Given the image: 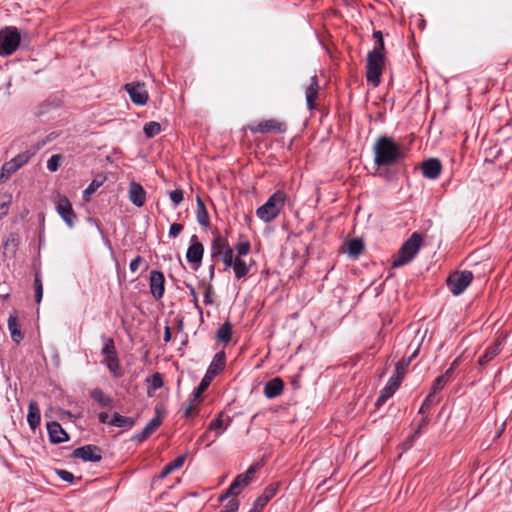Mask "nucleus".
<instances>
[{
    "mask_svg": "<svg viewBox=\"0 0 512 512\" xmlns=\"http://www.w3.org/2000/svg\"><path fill=\"white\" fill-rule=\"evenodd\" d=\"M374 165L378 168V176L388 181L394 179V174L388 168L400 164L405 159L403 146L393 137L380 135L373 145Z\"/></svg>",
    "mask_w": 512,
    "mask_h": 512,
    "instance_id": "1",
    "label": "nucleus"
},
{
    "mask_svg": "<svg viewBox=\"0 0 512 512\" xmlns=\"http://www.w3.org/2000/svg\"><path fill=\"white\" fill-rule=\"evenodd\" d=\"M416 354L417 351H415L410 357L402 358L396 363L394 374L390 377L385 387L380 391V395L375 402L376 407L383 405L397 391L404 378L406 369Z\"/></svg>",
    "mask_w": 512,
    "mask_h": 512,
    "instance_id": "2",
    "label": "nucleus"
},
{
    "mask_svg": "<svg viewBox=\"0 0 512 512\" xmlns=\"http://www.w3.org/2000/svg\"><path fill=\"white\" fill-rule=\"evenodd\" d=\"M288 196L284 190H277L268 200L256 210L257 217L265 223L273 221L279 216Z\"/></svg>",
    "mask_w": 512,
    "mask_h": 512,
    "instance_id": "3",
    "label": "nucleus"
},
{
    "mask_svg": "<svg viewBox=\"0 0 512 512\" xmlns=\"http://www.w3.org/2000/svg\"><path fill=\"white\" fill-rule=\"evenodd\" d=\"M423 236L418 232L412 235L402 244L392 262V267H402L411 262L420 250Z\"/></svg>",
    "mask_w": 512,
    "mask_h": 512,
    "instance_id": "4",
    "label": "nucleus"
},
{
    "mask_svg": "<svg viewBox=\"0 0 512 512\" xmlns=\"http://www.w3.org/2000/svg\"><path fill=\"white\" fill-rule=\"evenodd\" d=\"M386 55L376 51H369L366 59V79L374 87L381 83V75L385 67Z\"/></svg>",
    "mask_w": 512,
    "mask_h": 512,
    "instance_id": "5",
    "label": "nucleus"
},
{
    "mask_svg": "<svg viewBox=\"0 0 512 512\" xmlns=\"http://www.w3.org/2000/svg\"><path fill=\"white\" fill-rule=\"evenodd\" d=\"M21 36L14 26H6L0 30V56H10L19 47Z\"/></svg>",
    "mask_w": 512,
    "mask_h": 512,
    "instance_id": "6",
    "label": "nucleus"
},
{
    "mask_svg": "<svg viewBox=\"0 0 512 512\" xmlns=\"http://www.w3.org/2000/svg\"><path fill=\"white\" fill-rule=\"evenodd\" d=\"M473 279L474 275L469 270L454 271L447 277L446 284L451 293L458 296L466 290Z\"/></svg>",
    "mask_w": 512,
    "mask_h": 512,
    "instance_id": "7",
    "label": "nucleus"
},
{
    "mask_svg": "<svg viewBox=\"0 0 512 512\" xmlns=\"http://www.w3.org/2000/svg\"><path fill=\"white\" fill-rule=\"evenodd\" d=\"M234 249L229 245L228 239L222 235H216L212 239L210 257L216 262L219 259L225 264L226 255L232 257Z\"/></svg>",
    "mask_w": 512,
    "mask_h": 512,
    "instance_id": "8",
    "label": "nucleus"
},
{
    "mask_svg": "<svg viewBox=\"0 0 512 512\" xmlns=\"http://www.w3.org/2000/svg\"><path fill=\"white\" fill-rule=\"evenodd\" d=\"M245 129H248L253 133L265 134L271 131H275L282 134L287 131V124L276 119H266L257 123L249 124L245 127Z\"/></svg>",
    "mask_w": 512,
    "mask_h": 512,
    "instance_id": "9",
    "label": "nucleus"
},
{
    "mask_svg": "<svg viewBox=\"0 0 512 512\" xmlns=\"http://www.w3.org/2000/svg\"><path fill=\"white\" fill-rule=\"evenodd\" d=\"M203 255L204 245L199 241L197 235H192L186 252V259L195 271L201 266Z\"/></svg>",
    "mask_w": 512,
    "mask_h": 512,
    "instance_id": "10",
    "label": "nucleus"
},
{
    "mask_svg": "<svg viewBox=\"0 0 512 512\" xmlns=\"http://www.w3.org/2000/svg\"><path fill=\"white\" fill-rule=\"evenodd\" d=\"M125 91L128 93L131 101L136 105H146L149 100V94L144 82H131L124 86Z\"/></svg>",
    "mask_w": 512,
    "mask_h": 512,
    "instance_id": "11",
    "label": "nucleus"
},
{
    "mask_svg": "<svg viewBox=\"0 0 512 512\" xmlns=\"http://www.w3.org/2000/svg\"><path fill=\"white\" fill-rule=\"evenodd\" d=\"M71 457L81 459L84 462L97 463L102 460V450L96 445L87 444L74 449Z\"/></svg>",
    "mask_w": 512,
    "mask_h": 512,
    "instance_id": "12",
    "label": "nucleus"
},
{
    "mask_svg": "<svg viewBox=\"0 0 512 512\" xmlns=\"http://www.w3.org/2000/svg\"><path fill=\"white\" fill-rule=\"evenodd\" d=\"M56 211L69 228L74 227L77 215L73 210L70 200L66 196H59Z\"/></svg>",
    "mask_w": 512,
    "mask_h": 512,
    "instance_id": "13",
    "label": "nucleus"
},
{
    "mask_svg": "<svg viewBox=\"0 0 512 512\" xmlns=\"http://www.w3.org/2000/svg\"><path fill=\"white\" fill-rule=\"evenodd\" d=\"M150 293L155 300H161L165 293V277L163 272L152 270L149 276Z\"/></svg>",
    "mask_w": 512,
    "mask_h": 512,
    "instance_id": "14",
    "label": "nucleus"
},
{
    "mask_svg": "<svg viewBox=\"0 0 512 512\" xmlns=\"http://www.w3.org/2000/svg\"><path fill=\"white\" fill-rule=\"evenodd\" d=\"M225 267L232 268L235 278L240 280L245 278L250 272V265H248L241 257H232L226 255Z\"/></svg>",
    "mask_w": 512,
    "mask_h": 512,
    "instance_id": "15",
    "label": "nucleus"
},
{
    "mask_svg": "<svg viewBox=\"0 0 512 512\" xmlns=\"http://www.w3.org/2000/svg\"><path fill=\"white\" fill-rule=\"evenodd\" d=\"M280 486L281 483L279 481L272 482L266 486L261 495H259L253 502L256 508H259L261 511H263L265 506L276 496Z\"/></svg>",
    "mask_w": 512,
    "mask_h": 512,
    "instance_id": "16",
    "label": "nucleus"
},
{
    "mask_svg": "<svg viewBox=\"0 0 512 512\" xmlns=\"http://www.w3.org/2000/svg\"><path fill=\"white\" fill-rule=\"evenodd\" d=\"M504 341L505 337L498 336L493 343L485 349L483 355L479 357L478 364L485 366L492 361L502 351Z\"/></svg>",
    "mask_w": 512,
    "mask_h": 512,
    "instance_id": "17",
    "label": "nucleus"
},
{
    "mask_svg": "<svg viewBox=\"0 0 512 512\" xmlns=\"http://www.w3.org/2000/svg\"><path fill=\"white\" fill-rule=\"evenodd\" d=\"M47 432L49 440L52 444H60L63 442H67L70 439L68 433L57 421H51L47 423Z\"/></svg>",
    "mask_w": 512,
    "mask_h": 512,
    "instance_id": "18",
    "label": "nucleus"
},
{
    "mask_svg": "<svg viewBox=\"0 0 512 512\" xmlns=\"http://www.w3.org/2000/svg\"><path fill=\"white\" fill-rule=\"evenodd\" d=\"M422 175L428 179H437L442 171V164L438 158H429L421 163Z\"/></svg>",
    "mask_w": 512,
    "mask_h": 512,
    "instance_id": "19",
    "label": "nucleus"
},
{
    "mask_svg": "<svg viewBox=\"0 0 512 512\" xmlns=\"http://www.w3.org/2000/svg\"><path fill=\"white\" fill-rule=\"evenodd\" d=\"M319 95V81L316 74L310 78V83L305 89L307 108L311 111L316 108V101Z\"/></svg>",
    "mask_w": 512,
    "mask_h": 512,
    "instance_id": "20",
    "label": "nucleus"
},
{
    "mask_svg": "<svg viewBox=\"0 0 512 512\" xmlns=\"http://www.w3.org/2000/svg\"><path fill=\"white\" fill-rule=\"evenodd\" d=\"M226 366V354L224 351L217 352L210 365L207 368V371L205 375L210 377L211 379H214L216 376H218L225 368Z\"/></svg>",
    "mask_w": 512,
    "mask_h": 512,
    "instance_id": "21",
    "label": "nucleus"
},
{
    "mask_svg": "<svg viewBox=\"0 0 512 512\" xmlns=\"http://www.w3.org/2000/svg\"><path fill=\"white\" fill-rule=\"evenodd\" d=\"M129 199L137 207H142L146 201V191L143 186L135 181L129 185Z\"/></svg>",
    "mask_w": 512,
    "mask_h": 512,
    "instance_id": "22",
    "label": "nucleus"
},
{
    "mask_svg": "<svg viewBox=\"0 0 512 512\" xmlns=\"http://www.w3.org/2000/svg\"><path fill=\"white\" fill-rule=\"evenodd\" d=\"M8 330L10 332L11 338L15 344H19L23 339V333L21 331V326L19 323L17 311L13 310L9 314L8 318Z\"/></svg>",
    "mask_w": 512,
    "mask_h": 512,
    "instance_id": "23",
    "label": "nucleus"
},
{
    "mask_svg": "<svg viewBox=\"0 0 512 512\" xmlns=\"http://www.w3.org/2000/svg\"><path fill=\"white\" fill-rule=\"evenodd\" d=\"M284 390V382L281 378L276 377L265 383L264 395L268 399H273L280 396Z\"/></svg>",
    "mask_w": 512,
    "mask_h": 512,
    "instance_id": "24",
    "label": "nucleus"
},
{
    "mask_svg": "<svg viewBox=\"0 0 512 512\" xmlns=\"http://www.w3.org/2000/svg\"><path fill=\"white\" fill-rule=\"evenodd\" d=\"M102 339L104 345L102 347L101 354L104 356L103 362L107 366L108 363H111L114 359L118 357V354L113 338L103 336Z\"/></svg>",
    "mask_w": 512,
    "mask_h": 512,
    "instance_id": "25",
    "label": "nucleus"
},
{
    "mask_svg": "<svg viewBox=\"0 0 512 512\" xmlns=\"http://www.w3.org/2000/svg\"><path fill=\"white\" fill-rule=\"evenodd\" d=\"M185 460H186L185 454L178 456L173 461H171L170 463L165 465L164 468L162 469V471L158 475H156L155 478L159 479V480L166 478L169 474H171L175 470L181 468L184 465Z\"/></svg>",
    "mask_w": 512,
    "mask_h": 512,
    "instance_id": "26",
    "label": "nucleus"
},
{
    "mask_svg": "<svg viewBox=\"0 0 512 512\" xmlns=\"http://www.w3.org/2000/svg\"><path fill=\"white\" fill-rule=\"evenodd\" d=\"M196 204H197V211H196L197 222L200 226H202L204 228H208L210 225V217H209L207 208L200 196L196 197Z\"/></svg>",
    "mask_w": 512,
    "mask_h": 512,
    "instance_id": "27",
    "label": "nucleus"
},
{
    "mask_svg": "<svg viewBox=\"0 0 512 512\" xmlns=\"http://www.w3.org/2000/svg\"><path fill=\"white\" fill-rule=\"evenodd\" d=\"M60 106H61V100L58 97H56V96L49 97V98L45 99L43 102L38 104V106L36 107L35 114L37 116H42V115L48 113L49 111H51L52 109L58 108Z\"/></svg>",
    "mask_w": 512,
    "mask_h": 512,
    "instance_id": "28",
    "label": "nucleus"
},
{
    "mask_svg": "<svg viewBox=\"0 0 512 512\" xmlns=\"http://www.w3.org/2000/svg\"><path fill=\"white\" fill-rule=\"evenodd\" d=\"M27 421L32 430H35L41 422V414L38 404L31 401L28 406Z\"/></svg>",
    "mask_w": 512,
    "mask_h": 512,
    "instance_id": "29",
    "label": "nucleus"
},
{
    "mask_svg": "<svg viewBox=\"0 0 512 512\" xmlns=\"http://www.w3.org/2000/svg\"><path fill=\"white\" fill-rule=\"evenodd\" d=\"M91 399L98 403L102 408L111 407L113 404V398L106 395L102 389L94 388L90 391Z\"/></svg>",
    "mask_w": 512,
    "mask_h": 512,
    "instance_id": "30",
    "label": "nucleus"
},
{
    "mask_svg": "<svg viewBox=\"0 0 512 512\" xmlns=\"http://www.w3.org/2000/svg\"><path fill=\"white\" fill-rule=\"evenodd\" d=\"M109 425L119 428H132L135 425V419L127 416H123L118 412H115L110 421Z\"/></svg>",
    "mask_w": 512,
    "mask_h": 512,
    "instance_id": "31",
    "label": "nucleus"
},
{
    "mask_svg": "<svg viewBox=\"0 0 512 512\" xmlns=\"http://www.w3.org/2000/svg\"><path fill=\"white\" fill-rule=\"evenodd\" d=\"M216 338L224 345H227L231 341L232 325L230 321L227 320L223 325L219 327L216 333Z\"/></svg>",
    "mask_w": 512,
    "mask_h": 512,
    "instance_id": "32",
    "label": "nucleus"
},
{
    "mask_svg": "<svg viewBox=\"0 0 512 512\" xmlns=\"http://www.w3.org/2000/svg\"><path fill=\"white\" fill-rule=\"evenodd\" d=\"M364 250V242L360 238H353L347 243V253L352 258H358Z\"/></svg>",
    "mask_w": 512,
    "mask_h": 512,
    "instance_id": "33",
    "label": "nucleus"
},
{
    "mask_svg": "<svg viewBox=\"0 0 512 512\" xmlns=\"http://www.w3.org/2000/svg\"><path fill=\"white\" fill-rule=\"evenodd\" d=\"M19 242V234L17 232H10L6 241L4 242L3 248L11 255H15L19 247Z\"/></svg>",
    "mask_w": 512,
    "mask_h": 512,
    "instance_id": "34",
    "label": "nucleus"
},
{
    "mask_svg": "<svg viewBox=\"0 0 512 512\" xmlns=\"http://www.w3.org/2000/svg\"><path fill=\"white\" fill-rule=\"evenodd\" d=\"M258 468L257 464H253L244 473L237 475L235 479L240 482L242 487L246 488L252 482Z\"/></svg>",
    "mask_w": 512,
    "mask_h": 512,
    "instance_id": "35",
    "label": "nucleus"
},
{
    "mask_svg": "<svg viewBox=\"0 0 512 512\" xmlns=\"http://www.w3.org/2000/svg\"><path fill=\"white\" fill-rule=\"evenodd\" d=\"M34 155V152L30 151H24L22 153L17 154L14 158L9 160L14 164V167L17 169V171L22 168L25 164L29 162L31 157Z\"/></svg>",
    "mask_w": 512,
    "mask_h": 512,
    "instance_id": "36",
    "label": "nucleus"
},
{
    "mask_svg": "<svg viewBox=\"0 0 512 512\" xmlns=\"http://www.w3.org/2000/svg\"><path fill=\"white\" fill-rule=\"evenodd\" d=\"M213 379L208 377L207 375H204V377L201 379L199 385L193 390L191 396L193 397V400H197L201 398L202 394L208 389Z\"/></svg>",
    "mask_w": 512,
    "mask_h": 512,
    "instance_id": "37",
    "label": "nucleus"
},
{
    "mask_svg": "<svg viewBox=\"0 0 512 512\" xmlns=\"http://www.w3.org/2000/svg\"><path fill=\"white\" fill-rule=\"evenodd\" d=\"M155 414H156L155 417L152 418L145 426V428H147L151 434H153L162 423V420H163L162 408L157 406L155 408Z\"/></svg>",
    "mask_w": 512,
    "mask_h": 512,
    "instance_id": "38",
    "label": "nucleus"
},
{
    "mask_svg": "<svg viewBox=\"0 0 512 512\" xmlns=\"http://www.w3.org/2000/svg\"><path fill=\"white\" fill-rule=\"evenodd\" d=\"M15 172L17 169L14 164L10 161L5 162L0 169V184L6 182Z\"/></svg>",
    "mask_w": 512,
    "mask_h": 512,
    "instance_id": "39",
    "label": "nucleus"
},
{
    "mask_svg": "<svg viewBox=\"0 0 512 512\" xmlns=\"http://www.w3.org/2000/svg\"><path fill=\"white\" fill-rule=\"evenodd\" d=\"M143 131L147 138H153L161 132V125L156 121H150L144 125Z\"/></svg>",
    "mask_w": 512,
    "mask_h": 512,
    "instance_id": "40",
    "label": "nucleus"
},
{
    "mask_svg": "<svg viewBox=\"0 0 512 512\" xmlns=\"http://www.w3.org/2000/svg\"><path fill=\"white\" fill-rule=\"evenodd\" d=\"M374 38V48L371 51H376L378 53H383L386 55L385 43L383 39V34L379 30L373 31Z\"/></svg>",
    "mask_w": 512,
    "mask_h": 512,
    "instance_id": "41",
    "label": "nucleus"
},
{
    "mask_svg": "<svg viewBox=\"0 0 512 512\" xmlns=\"http://www.w3.org/2000/svg\"><path fill=\"white\" fill-rule=\"evenodd\" d=\"M146 382L149 384L150 388H152L153 390L160 389L164 384L163 377L158 372L147 377Z\"/></svg>",
    "mask_w": 512,
    "mask_h": 512,
    "instance_id": "42",
    "label": "nucleus"
},
{
    "mask_svg": "<svg viewBox=\"0 0 512 512\" xmlns=\"http://www.w3.org/2000/svg\"><path fill=\"white\" fill-rule=\"evenodd\" d=\"M234 250L237 252L236 257L242 258L243 256H246L250 252L251 244L247 239L244 241H240L235 245Z\"/></svg>",
    "mask_w": 512,
    "mask_h": 512,
    "instance_id": "43",
    "label": "nucleus"
},
{
    "mask_svg": "<svg viewBox=\"0 0 512 512\" xmlns=\"http://www.w3.org/2000/svg\"><path fill=\"white\" fill-rule=\"evenodd\" d=\"M107 368L114 378H120L123 375L119 357L108 363Z\"/></svg>",
    "mask_w": 512,
    "mask_h": 512,
    "instance_id": "44",
    "label": "nucleus"
},
{
    "mask_svg": "<svg viewBox=\"0 0 512 512\" xmlns=\"http://www.w3.org/2000/svg\"><path fill=\"white\" fill-rule=\"evenodd\" d=\"M34 290H35V301H36V303H40L42 300V297H43V284L40 279L39 273L35 274Z\"/></svg>",
    "mask_w": 512,
    "mask_h": 512,
    "instance_id": "45",
    "label": "nucleus"
},
{
    "mask_svg": "<svg viewBox=\"0 0 512 512\" xmlns=\"http://www.w3.org/2000/svg\"><path fill=\"white\" fill-rule=\"evenodd\" d=\"M448 382L440 375L434 379L429 394L435 396L437 392L442 390Z\"/></svg>",
    "mask_w": 512,
    "mask_h": 512,
    "instance_id": "46",
    "label": "nucleus"
},
{
    "mask_svg": "<svg viewBox=\"0 0 512 512\" xmlns=\"http://www.w3.org/2000/svg\"><path fill=\"white\" fill-rule=\"evenodd\" d=\"M211 430L217 431V436L220 435L222 433V431L224 430L221 414H219L216 418H214L210 422V424L208 426V431H211Z\"/></svg>",
    "mask_w": 512,
    "mask_h": 512,
    "instance_id": "47",
    "label": "nucleus"
},
{
    "mask_svg": "<svg viewBox=\"0 0 512 512\" xmlns=\"http://www.w3.org/2000/svg\"><path fill=\"white\" fill-rule=\"evenodd\" d=\"M185 286L189 290V294L191 295L194 307L197 309L199 314L202 315L203 310H202V307L199 304L198 296H197V293H196V290H195L194 286L192 284H190V283H187V282H185Z\"/></svg>",
    "mask_w": 512,
    "mask_h": 512,
    "instance_id": "48",
    "label": "nucleus"
},
{
    "mask_svg": "<svg viewBox=\"0 0 512 512\" xmlns=\"http://www.w3.org/2000/svg\"><path fill=\"white\" fill-rule=\"evenodd\" d=\"M428 424H429V417L428 416L423 417L420 420V422L418 423L416 430L414 431V433L410 436V438L408 440L414 441L416 438H418L420 436V434L422 433V430L425 429Z\"/></svg>",
    "mask_w": 512,
    "mask_h": 512,
    "instance_id": "49",
    "label": "nucleus"
},
{
    "mask_svg": "<svg viewBox=\"0 0 512 512\" xmlns=\"http://www.w3.org/2000/svg\"><path fill=\"white\" fill-rule=\"evenodd\" d=\"M102 185V181H98L97 179H93L88 187L83 192V198L85 200L89 199V196L96 192V190Z\"/></svg>",
    "mask_w": 512,
    "mask_h": 512,
    "instance_id": "50",
    "label": "nucleus"
},
{
    "mask_svg": "<svg viewBox=\"0 0 512 512\" xmlns=\"http://www.w3.org/2000/svg\"><path fill=\"white\" fill-rule=\"evenodd\" d=\"M169 196L174 207H177L184 199V193L182 189H175L171 191Z\"/></svg>",
    "mask_w": 512,
    "mask_h": 512,
    "instance_id": "51",
    "label": "nucleus"
},
{
    "mask_svg": "<svg viewBox=\"0 0 512 512\" xmlns=\"http://www.w3.org/2000/svg\"><path fill=\"white\" fill-rule=\"evenodd\" d=\"M60 161H61V155H59V154L52 155L47 161V169L51 172L57 171L60 166Z\"/></svg>",
    "mask_w": 512,
    "mask_h": 512,
    "instance_id": "52",
    "label": "nucleus"
},
{
    "mask_svg": "<svg viewBox=\"0 0 512 512\" xmlns=\"http://www.w3.org/2000/svg\"><path fill=\"white\" fill-rule=\"evenodd\" d=\"M240 506V502L236 498H231L224 507L220 510V512H237Z\"/></svg>",
    "mask_w": 512,
    "mask_h": 512,
    "instance_id": "53",
    "label": "nucleus"
},
{
    "mask_svg": "<svg viewBox=\"0 0 512 512\" xmlns=\"http://www.w3.org/2000/svg\"><path fill=\"white\" fill-rule=\"evenodd\" d=\"M152 434L147 428H143L140 432L134 434L131 438L132 441L142 443L147 440Z\"/></svg>",
    "mask_w": 512,
    "mask_h": 512,
    "instance_id": "54",
    "label": "nucleus"
},
{
    "mask_svg": "<svg viewBox=\"0 0 512 512\" xmlns=\"http://www.w3.org/2000/svg\"><path fill=\"white\" fill-rule=\"evenodd\" d=\"M55 473L61 480L65 482L72 483L75 479L74 475L71 472L64 469H56Z\"/></svg>",
    "mask_w": 512,
    "mask_h": 512,
    "instance_id": "55",
    "label": "nucleus"
},
{
    "mask_svg": "<svg viewBox=\"0 0 512 512\" xmlns=\"http://www.w3.org/2000/svg\"><path fill=\"white\" fill-rule=\"evenodd\" d=\"M434 400V396L431 394H428L426 398L424 399L422 405L420 406L418 413L419 414H425L426 411L432 406Z\"/></svg>",
    "mask_w": 512,
    "mask_h": 512,
    "instance_id": "56",
    "label": "nucleus"
},
{
    "mask_svg": "<svg viewBox=\"0 0 512 512\" xmlns=\"http://www.w3.org/2000/svg\"><path fill=\"white\" fill-rule=\"evenodd\" d=\"M195 401L196 400H193V397L191 396L189 399V403L187 404V406L184 409V417L185 418L190 417L192 414L198 413V410L196 409V406L194 404Z\"/></svg>",
    "mask_w": 512,
    "mask_h": 512,
    "instance_id": "57",
    "label": "nucleus"
},
{
    "mask_svg": "<svg viewBox=\"0 0 512 512\" xmlns=\"http://www.w3.org/2000/svg\"><path fill=\"white\" fill-rule=\"evenodd\" d=\"M183 229H184L183 224L173 223V224H171V226L169 228V236L175 238L183 231Z\"/></svg>",
    "mask_w": 512,
    "mask_h": 512,
    "instance_id": "58",
    "label": "nucleus"
},
{
    "mask_svg": "<svg viewBox=\"0 0 512 512\" xmlns=\"http://www.w3.org/2000/svg\"><path fill=\"white\" fill-rule=\"evenodd\" d=\"M212 294H213V287H212L211 284H209V285H207V287L205 289V293H204V303H205V305H212L213 304Z\"/></svg>",
    "mask_w": 512,
    "mask_h": 512,
    "instance_id": "59",
    "label": "nucleus"
},
{
    "mask_svg": "<svg viewBox=\"0 0 512 512\" xmlns=\"http://www.w3.org/2000/svg\"><path fill=\"white\" fill-rule=\"evenodd\" d=\"M143 261V258L140 256V255H137L131 262H130V265H129V268H130V271L132 273H135L138 268H139V265L142 263Z\"/></svg>",
    "mask_w": 512,
    "mask_h": 512,
    "instance_id": "60",
    "label": "nucleus"
},
{
    "mask_svg": "<svg viewBox=\"0 0 512 512\" xmlns=\"http://www.w3.org/2000/svg\"><path fill=\"white\" fill-rule=\"evenodd\" d=\"M229 488H230L231 493H235L236 496L239 495L241 493V491L244 489V487H242L240 482L237 481L236 479H234L232 481V483L230 484Z\"/></svg>",
    "mask_w": 512,
    "mask_h": 512,
    "instance_id": "61",
    "label": "nucleus"
},
{
    "mask_svg": "<svg viewBox=\"0 0 512 512\" xmlns=\"http://www.w3.org/2000/svg\"><path fill=\"white\" fill-rule=\"evenodd\" d=\"M230 497L235 498L236 494L235 493H231L230 488L228 487L222 494H220L218 500H219V502H223V501H225L226 499H228Z\"/></svg>",
    "mask_w": 512,
    "mask_h": 512,
    "instance_id": "62",
    "label": "nucleus"
},
{
    "mask_svg": "<svg viewBox=\"0 0 512 512\" xmlns=\"http://www.w3.org/2000/svg\"><path fill=\"white\" fill-rule=\"evenodd\" d=\"M9 211V202H3L0 204V218L5 217Z\"/></svg>",
    "mask_w": 512,
    "mask_h": 512,
    "instance_id": "63",
    "label": "nucleus"
},
{
    "mask_svg": "<svg viewBox=\"0 0 512 512\" xmlns=\"http://www.w3.org/2000/svg\"><path fill=\"white\" fill-rule=\"evenodd\" d=\"M455 372V369H452L451 367H449L446 372L444 374H442L441 376L447 381L449 382L452 378H453V374Z\"/></svg>",
    "mask_w": 512,
    "mask_h": 512,
    "instance_id": "64",
    "label": "nucleus"
}]
</instances>
